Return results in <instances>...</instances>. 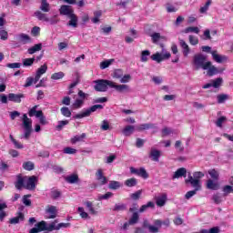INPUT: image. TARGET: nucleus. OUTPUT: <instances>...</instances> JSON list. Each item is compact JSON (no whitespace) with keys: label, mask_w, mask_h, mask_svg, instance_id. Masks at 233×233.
<instances>
[{"label":"nucleus","mask_w":233,"mask_h":233,"mask_svg":"<svg viewBox=\"0 0 233 233\" xmlns=\"http://www.w3.org/2000/svg\"><path fill=\"white\" fill-rule=\"evenodd\" d=\"M94 88L96 92H106V90H108V88L117 89V86L113 81L98 79V80L95 81Z\"/></svg>","instance_id":"obj_1"},{"label":"nucleus","mask_w":233,"mask_h":233,"mask_svg":"<svg viewBox=\"0 0 233 233\" xmlns=\"http://www.w3.org/2000/svg\"><path fill=\"white\" fill-rule=\"evenodd\" d=\"M193 63L197 70L202 68V70H208L210 66V61L207 62V56L203 54H197L193 56Z\"/></svg>","instance_id":"obj_2"},{"label":"nucleus","mask_w":233,"mask_h":233,"mask_svg":"<svg viewBox=\"0 0 233 233\" xmlns=\"http://www.w3.org/2000/svg\"><path fill=\"white\" fill-rule=\"evenodd\" d=\"M205 177V173L201 171H196L185 180L186 185H190V187H198L201 188V178Z\"/></svg>","instance_id":"obj_3"},{"label":"nucleus","mask_w":233,"mask_h":233,"mask_svg":"<svg viewBox=\"0 0 233 233\" xmlns=\"http://www.w3.org/2000/svg\"><path fill=\"white\" fill-rule=\"evenodd\" d=\"M37 106H34L29 111H28V116L29 117H35L39 118V123L40 125H48V122L46 121V116H45V114L43 113L42 110L37 111Z\"/></svg>","instance_id":"obj_4"},{"label":"nucleus","mask_w":233,"mask_h":233,"mask_svg":"<svg viewBox=\"0 0 233 233\" xmlns=\"http://www.w3.org/2000/svg\"><path fill=\"white\" fill-rule=\"evenodd\" d=\"M96 110H103V105H94L91 107L82 111L81 113L75 115L74 119H83V117H89L90 114H92V112H96Z\"/></svg>","instance_id":"obj_5"},{"label":"nucleus","mask_w":233,"mask_h":233,"mask_svg":"<svg viewBox=\"0 0 233 233\" xmlns=\"http://www.w3.org/2000/svg\"><path fill=\"white\" fill-rule=\"evenodd\" d=\"M22 121L25 128V137L28 138L30 137V134H32V118H28V116L24 114Z\"/></svg>","instance_id":"obj_6"},{"label":"nucleus","mask_w":233,"mask_h":233,"mask_svg":"<svg viewBox=\"0 0 233 233\" xmlns=\"http://www.w3.org/2000/svg\"><path fill=\"white\" fill-rule=\"evenodd\" d=\"M131 174H135L136 176H139L140 177H143V179H148V172H147V169L145 167H140L139 169L131 167H130Z\"/></svg>","instance_id":"obj_7"},{"label":"nucleus","mask_w":233,"mask_h":233,"mask_svg":"<svg viewBox=\"0 0 233 233\" xmlns=\"http://www.w3.org/2000/svg\"><path fill=\"white\" fill-rule=\"evenodd\" d=\"M40 232H44V230H47V232H52L54 230V224L46 225V222L42 220L41 222H38L35 225Z\"/></svg>","instance_id":"obj_8"},{"label":"nucleus","mask_w":233,"mask_h":233,"mask_svg":"<svg viewBox=\"0 0 233 233\" xmlns=\"http://www.w3.org/2000/svg\"><path fill=\"white\" fill-rule=\"evenodd\" d=\"M35 185H37V177L31 176L28 177L25 185V188L26 190H35Z\"/></svg>","instance_id":"obj_9"},{"label":"nucleus","mask_w":233,"mask_h":233,"mask_svg":"<svg viewBox=\"0 0 233 233\" xmlns=\"http://www.w3.org/2000/svg\"><path fill=\"white\" fill-rule=\"evenodd\" d=\"M219 180H214L212 178H209L206 182V188L208 190H219Z\"/></svg>","instance_id":"obj_10"},{"label":"nucleus","mask_w":233,"mask_h":233,"mask_svg":"<svg viewBox=\"0 0 233 233\" xmlns=\"http://www.w3.org/2000/svg\"><path fill=\"white\" fill-rule=\"evenodd\" d=\"M59 14L60 15H66L69 17L74 14V9H72V6L70 5H63L60 6Z\"/></svg>","instance_id":"obj_11"},{"label":"nucleus","mask_w":233,"mask_h":233,"mask_svg":"<svg viewBox=\"0 0 233 233\" xmlns=\"http://www.w3.org/2000/svg\"><path fill=\"white\" fill-rule=\"evenodd\" d=\"M46 70H48V66H46V64H44L36 70V74L35 76V83H38V81L41 79V76H43V74H46Z\"/></svg>","instance_id":"obj_12"},{"label":"nucleus","mask_w":233,"mask_h":233,"mask_svg":"<svg viewBox=\"0 0 233 233\" xmlns=\"http://www.w3.org/2000/svg\"><path fill=\"white\" fill-rule=\"evenodd\" d=\"M21 99H25V94H8V101H12L13 103H21Z\"/></svg>","instance_id":"obj_13"},{"label":"nucleus","mask_w":233,"mask_h":233,"mask_svg":"<svg viewBox=\"0 0 233 233\" xmlns=\"http://www.w3.org/2000/svg\"><path fill=\"white\" fill-rule=\"evenodd\" d=\"M137 223H139V213L134 212L131 218H129L128 222L125 223L123 227L124 228H127L128 225H137Z\"/></svg>","instance_id":"obj_14"},{"label":"nucleus","mask_w":233,"mask_h":233,"mask_svg":"<svg viewBox=\"0 0 233 233\" xmlns=\"http://www.w3.org/2000/svg\"><path fill=\"white\" fill-rule=\"evenodd\" d=\"M223 72V69H218L216 67V66L212 65V62H210V66L208 67V76L209 77H212L213 76H218V74H221Z\"/></svg>","instance_id":"obj_15"},{"label":"nucleus","mask_w":233,"mask_h":233,"mask_svg":"<svg viewBox=\"0 0 233 233\" xmlns=\"http://www.w3.org/2000/svg\"><path fill=\"white\" fill-rule=\"evenodd\" d=\"M211 56L216 63H225V61H228V57H227V56H220L216 50L211 52Z\"/></svg>","instance_id":"obj_16"},{"label":"nucleus","mask_w":233,"mask_h":233,"mask_svg":"<svg viewBox=\"0 0 233 233\" xmlns=\"http://www.w3.org/2000/svg\"><path fill=\"white\" fill-rule=\"evenodd\" d=\"M25 179H26V177H23L22 175L16 176V181L15 182V187L17 190H22V188H25Z\"/></svg>","instance_id":"obj_17"},{"label":"nucleus","mask_w":233,"mask_h":233,"mask_svg":"<svg viewBox=\"0 0 233 233\" xmlns=\"http://www.w3.org/2000/svg\"><path fill=\"white\" fill-rule=\"evenodd\" d=\"M65 181L70 185H76L79 183V176L77 174H72L65 177Z\"/></svg>","instance_id":"obj_18"},{"label":"nucleus","mask_w":233,"mask_h":233,"mask_svg":"<svg viewBox=\"0 0 233 233\" xmlns=\"http://www.w3.org/2000/svg\"><path fill=\"white\" fill-rule=\"evenodd\" d=\"M96 176L97 181H99L101 186L106 185V183H108V178H106V177L103 176L102 169H98Z\"/></svg>","instance_id":"obj_19"},{"label":"nucleus","mask_w":233,"mask_h":233,"mask_svg":"<svg viewBox=\"0 0 233 233\" xmlns=\"http://www.w3.org/2000/svg\"><path fill=\"white\" fill-rule=\"evenodd\" d=\"M178 177H187V168L180 167L173 175L172 179H178Z\"/></svg>","instance_id":"obj_20"},{"label":"nucleus","mask_w":233,"mask_h":233,"mask_svg":"<svg viewBox=\"0 0 233 233\" xmlns=\"http://www.w3.org/2000/svg\"><path fill=\"white\" fill-rule=\"evenodd\" d=\"M149 157L152 161H159V158L161 157V151L152 148L149 153Z\"/></svg>","instance_id":"obj_21"},{"label":"nucleus","mask_w":233,"mask_h":233,"mask_svg":"<svg viewBox=\"0 0 233 233\" xmlns=\"http://www.w3.org/2000/svg\"><path fill=\"white\" fill-rule=\"evenodd\" d=\"M134 132H136V127L130 125L126 126L122 130L123 136H126L127 137L132 136Z\"/></svg>","instance_id":"obj_22"},{"label":"nucleus","mask_w":233,"mask_h":233,"mask_svg":"<svg viewBox=\"0 0 233 233\" xmlns=\"http://www.w3.org/2000/svg\"><path fill=\"white\" fill-rule=\"evenodd\" d=\"M143 228H148L149 232L151 233H157L159 232V228L156 226H152L148 223V220H144L142 224Z\"/></svg>","instance_id":"obj_23"},{"label":"nucleus","mask_w":233,"mask_h":233,"mask_svg":"<svg viewBox=\"0 0 233 233\" xmlns=\"http://www.w3.org/2000/svg\"><path fill=\"white\" fill-rule=\"evenodd\" d=\"M68 17L70 20L67 23V26H72V28H77V15L73 13V15H70Z\"/></svg>","instance_id":"obj_24"},{"label":"nucleus","mask_w":233,"mask_h":233,"mask_svg":"<svg viewBox=\"0 0 233 233\" xmlns=\"http://www.w3.org/2000/svg\"><path fill=\"white\" fill-rule=\"evenodd\" d=\"M20 221H25V214L23 212H18V216L10 218L9 223L11 225H17Z\"/></svg>","instance_id":"obj_25"},{"label":"nucleus","mask_w":233,"mask_h":233,"mask_svg":"<svg viewBox=\"0 0 233 233\" xmlns=\"http://www.w3.org/2000/svg\"><path fill=\"white\" fill-rule=\"evenodd\" d=\"M154 225L155 227H157V228H161V226L164 225L165 227H170V219L167 218L165 220H159V219H156L154 221Z\"/></svg>","instance_id":"obj_26"},{"label":"nucleus","mask_w":233,"mask_h":233,"mask_svg":"<svg viewBox=\"0 0 233 233\" xmlns=\"http://www.w3.org/2000/svg\"><path fill=\"white\" fill-rule=\"evenodd\" d=\"M46 212L51 214L49 219H56V218H57V208H56V206H49Z\"/></svg>","instance_id":"obj_27"},{"label":"nucleus","mask_w":233,"mask_h":233,"mask_svg":"<svg viewBox=\"0 0 233 233\" xmlns=\"http://www.w3.org/2000/svg\"><path fill=\"white\" fill-rule=\"evenodd\" d=\"M155 199L157 207H165V203H167V194L163 193L160 197H156Z\"/></svg>","instance_id":"obj_28"},{"label":"nucleus","mask_w":233,"mask_h":233,"mask_svg":"<svg viewBox=\"0 0 233 233\" xmlns=\"http://www.w3.org/2000/svg\"><path fill=\"white\" fill-rule=\"evenodd\" d=\"M117 92L120 94H128L131 92L130 86L127 84L117 85Z\"/></svg>","instance_id":"obj_29"},{"label":"nucleus","mask_w":233,"mask_h":233,"mask_svg":"<svg viewBox=\"0 0 233 233\" xmlns=\"http://www.w3.org/2000/svg\"><path fill=\"white\" fill-rule=\"evenodd\" d=\"M154 207H156V205L154 204V202L149 201L145 205H142L138 210V212L140 214H143V212H147V210H148V208H154Z\"/></svg>","instance_id":"obj_30"},{"label":"nucleus","mask_w":233,"mask_h":233,"mask_svg":"<svg viewBox=\"0 0 233 233\" xmlns=\"http://www.w3.org/2000/svg\"><path fill=\"white\" fill-rule=\"evenodd\" d=\"M42 48H43V44L39 43V44H35L32 47L28 48L27 52H28V54H30L32 56L33 54H35V52L41 51Z\"/></svg>","instance_id":"obj_31"},{"label":"nucleus","mask_w":233,"mask_h":233,"mask_svg":"<svg viewBox=\"0 0 233 233\" xmlns=\"http://www.w3.org/2000/svg\"><path fill=\"white\" fill-rule=\"evenodd\" d=\"M180 46H181V48H183L184 56L188 57V54H190V47L188 46L187 42H185L184 40H181Z\"/></svg>","instance_id":"obj_32"},{"label":"nucleus","mask_w":233,"mask_h":233,"mask_svg":"<svg viewBox=\"0 0 233 233\" xmlns=\"http://www.w3.org/2000/svg\"><path fill=\"white\" fill-rule=\"evenodd\" d=\"M193 190L187 191L185 195L186 199H190L193 196H196L199 190H201V187H193Z\"/></svg>","instance_id":"obj_33"},{"label":"nucleus","mask_w":233,"mask_h":233,"mask_svg":"<svg viewBox=\"0 0 233 233\" xmlns=\"http://www.w3.org/2000/svg\"><path fill=\"white\" fill-rule=\"evenodd\" d=\"M228 99H230V96L227 94H219L217 96L218 105H222L225 101H228Z\"/></svg>","instance_id":"obj_34"},{"label":"nucleus","mask_w":233,"mask_h":233,"mask_svg":"<svg viewBox=\"0 0 233 233\" xmlns=\"http://www.w3.org/2000/svg\"><path fill=\"white\" fill-rule=\"evenodd\" d=\"M56 223H57V220L51 222V224H54V230H61V228H68L70 227V223H59L56 226Z\"/></svg>","instance_id":"obj_35"},{"label":"nucleus","mask_w":233,"mask_h":233,"mask_svg":"<svg viewBox=\"0 0 233 233\" xmlns=\"http://www.w3.org/2000/svg\"><path fill=\"white\" fill-rule=\"evenodd\" d=\"M40 10L45 13L50 12V4H48V1L46 0L41 1Z\"/></svg>","instance_id":"obj_36"},{"label":"nucleus","mask_w":233,"mask_h":233,"mask_svg":"<svg viewBox=\"0 0 233 233\" xmlns=\"http://www.w3.org/2000/svg\"><path fill=\"white\" fill-rule=\"evenodd\" d=\"M208 173L209 174L211 179H213L214 181H219V172L216 169H209L208 171Z\"/></svg>","instance_id":"obj_37"},{"label":"nucleus","mask_w":233,"mask_h":233,"mask_svg":"<svg viewBox=\"0 0 233 233\" xmlns=\"http://www.w3.org/2000/svg\"><path fill=\"white\" fill-rule=\"evenodd\" d=\"M20 43H23V45H26L27 43L32 42V38H30V35L26 34H20L19 35Z\"/></svg>","instance_id":"obj_38"},{"label":"nucleus","mask_w":233,"mask_h":233,"mask_svg":"<svg viewBox=\"0 0 233 233\" xmlns=\"http://www.w3.org/2000/svg\"><path fill=\"white\" fill-rule=\"evenodd\" d=\"M86 137V134L83 133L82 135H76L73 138H71V143L76 145V143H79L83 141Z\"/></svg>","instance_id":"obj_39"},{"label":"nucleus","mask_w":233,"mask_h":233,"mask_svg":"<svg viewBox=\"0 0 233 233\" xmlns=\"http://www.w3.org/2000/svg\"><path fill=\"white\" fill-rule=\"evenodd\" d=\"M35 15L39 19V21H46V23L50 21V18L46 17V15L41 13V11H35Z\"/></svg>","instance_id":"obj_40"},{"label":"nucleus","mask_w":233,"mask_h":233,"mask_svg":"<svg viewBox=\"0 0 233 233\" xmlns=\"http://www.w3.org/2000/svg\"><path fill=\"white\" fill-rule=\"evenodd\" d=\"M61 191H59V189H55V188H52L51 189V192H50V198L51 199H59V198H61Z\"/></svg>","instance_id":"obj_41"},{"label":"nucleus","mask_w":233,"mask_h":233,"mask_svg":"<svg viewBox=\"0 0 233 233\" xmlns=\"http://www.w3.org/2000/svg\"><path fill=\"white\" fill-rule=\"evenodd\" d=\"M24 170H27L28 172L34 170L35 168V165L32 161H27L23 164Z\"/></svg>","instance_id":"obj_42"},{"label":"nucleus","mask_w":233,"mask_h":233,"mask_svg":"<svg viewBox=\"0 0 233 233\" xmlns=\"http://www.w3.org/2000/svg\"><path fill=\"white\" fill-rule=\"evenodd\" d=\"M150 56V51L149 50H144L141 52L140 55V61L142 63H147L148 61V56Z\"/></svg>","instance_id":"obj_43"},{"label":"nucleus","mask_w":233,"mask_h":233,"mask_svg":"<svg viewBox=\"0 0 233 233\" xmlns=\"http://www.w3.org/2000/svg\"><path fill=\"white\" fill-rule=\"evenodd\" d=\"M103 15V12L101 10L99 11H95L94 12V17L91 19L92 23L95 25L99 23V17Z\"/></svg>","instance_id":"obj_44"},{"label":"nucleus","mask_w":233,"mask_h":233,"mask_svg":"<svg viewBox=\"0 0 233 233\" xmlns=\"http://www.w3.org/2000/svg\"><path fill=\"white\" fill-rule=\"evenodd\" d=\"M114 197V193L112 192H107L104 195H99L97 197V201H103V200H107V199H110V198H113Z\"/></svg>","instance_id":"obj_45"},{"label":"nucleus","mask_w":233,"mask_h":233,"mask_svg":"<svg viewBox=\"0 0 233 233\" xmlns=\"http://www.w3.org/2000/svg\"><path fill=\"white\" fill-rule=\"evenodd\" d=\"M210 5H212V0H208L206 4L202 7H200L199 13L206 14L208 11Z\"/></svg>","instance_id":"obj_46"},{"label":"nucleus","mask_w":233,"mask_h":233,"mask_svg":"<svg viewBox=\"0 0 233 233\" xmlns=\"http://www.w3.org/2000/svg\"><path fill=\"white\" fill-rule=\"evenodd\" d=\"M125 185L126 187H136L137 185V179L135 177L127 179L125 181Z\"/></svg>","instance_id":"obj_47"},{"label":"nucleus","mask_w":233,"mask_h":233,"mask_svg":"<svg viewBox=\"0 0 233 233\" xmlns=\"http://www.w3.org/2000/svg\"><path fill=\"white\" fill-rule=\"evenodd\" d=\"M154 124H142L137 127V130L142 132V130H150V128H154Z\"/></svg>","instance_id":"obj_48"},{"label":"nucleus","mask_w":233,"mask_h":233,"mask_svg":"<svg viewBox=\"0 0 233 233\" xmlns=\"http://www.w3.org/2000/svg\"><path fill=\"white\" fill-rule=\"evenodd\" d=\"M62 116L64 117H71L72 116V111L67 106L61 107L60 109Z\"/></svg>","instance_id":"obj_49"},{"label":"nucleus","mask_w":233,"mask_h":233,"mask_svg":"<svg viewBox=\"0 0 233 233\" xmlns=\"http://www.w3.org/2000/svg\"><path fill=\"white\" fill-rule=\"evenodd\" d=\"M197 233H219V227H213L209 229H201Z\"/></svg>","instance_id":"obj_50"},{"label":"nucleus","mask_w":233,"mask_h":233,"mask_svg":"<svg viewBox=\"0 0 233 233\" xmlns=\"http://www.w3.org/2000/svg\"><path fill=\"white\" fill-rule=\"evenodd\" d=\"M85 205L91 214L93 215L97 214V211H96V209L94 208V204L91 201L85 202Z\"/></svg>","instance_id":"obj_51"},{"label":"nucleus","mask_w":233,"mask_h":233,"mask_svg":"<svg viewBox=\"0 0 233 233\" xmlns=\"http://www.w3.org/2000/svg\"><path fill=\"white\" fill-rule=\"evenodd\" d=\"M211 85H212L213 88H219V86H221V85H223V78L218 77L215 80H212Z\"/></svg>","instance_id":"obj_52"},{"label":"nucleus","mask_w":233,"mask_h":233,"mask_svg":"<svg viewBox=\"0 0 233 233\" xmlns=\"http://www.w3.org/2000/svg\"><path fill=\"white\" fill-rule=\"evenodd\" d=\"M78 213L80 218H82V219H90V216H88V213L85 211V208L79 207Z\"/></svg>","instance_id":"obj_53"},{"label":"nucleus","mask_w":233,"mask_h":233,"mask_svg":"<svg viewBox=\"0 0 233 233\" xmlns=\"http://www.w3.org/2000/svg\"><path fill=\"white\" fill-rule=\"evenodd\" d=\"M143 194V190L142 189H139L137 190V192L135 193H132L130 195V198L131 199H133L134 201H137L138 199L141 198V195Z\"/></svg>","instance_id":"obj_54"},{"label":"nucleus","mask_w":233,"mask_h":233,"mask_svg":"<svg viewBox=\"0 0 233 233\" xmlns=\"http://www.w3.org/2000/svg\"><path fill=\"white\" fill-rule=\"evenodd\" d=\"M114 63V59L105 60L100 63V68L101 70H105V68H108L110 65Z\"/></svg>","instance_id":"obj_55"},{"label":"nucleus","mask_w":233,"mask_h":233,"mask_svg":"<svg viewBox=\"0 0 233 233\" xmlns=\"http://www.w3.org/2000/svg\"><path fill=\"white\" fill-rule=\"evenodd\" d=\"M100 129L103 130L104 132H106V130H112V127H110V124L108 123V120L102 121Z\"/></svg>","instance_id":"obj_56"},{"label":"nucleus","mask_w":233,"mask_h":233,"mask_svg":"<svg viewBox=\"0 0 233 233\" xmlns=\"http://www.w3.org/2000/svg\"><path fill=\"white\" fill-rule=\"evenodd\" d=\"M65 77V73L63 72H57V73H54L52 76H51V79H53L54 81H57L59 79H63Z\"/></svg>","instance_id":"obj_57"},{"label":"nucleus","mask_w":233,"mask_h":233,"mask_svg":"<svg viewBox=\"0 0 233 233\" xmlns=\"http://www.w3.org/2000/svg\"><path fill=\"white\" fill-rule=\"evenodd\" d=\"M28 198H32V195H25L22 198V202L25 207H31L32 206V200H30Z\"/></svg>","instance_id":"obj_58"},{"label":"nucleus","mask_w":233,"mask_h":233,"mask_svg":"<svg viewBox=\"0 0 233 233\" xmlns=\"http://www.w3.org/2000/svg\"><path fill=\"white\" fill-rule=\"evenodd\" d=\"M189 32H192L194 34H199V27H198V26H188L185 29V34H189Z\"/></svg>","instance_id":"obj_59"},{"label":"nucleus","mask_w":233,"mask_h":233,"mask_svg":"<svg viewBox=\"0 0 233 233\" xmlns=\"http://www.w3.org/2000/svg\"><path fill=\"white\" fill-rule=\"evenodd\" d=\"M70 123L68 120H60L58 121L57 126L56 127V130H63V127H66Z\"/></svg>","instance_id":"obj_60"},{"label":"nucleus","mask_w":233,"mask_h":233,"mask_svg":"<svg viewBox=\"0 0 233 233\" xmlns=\"http://www.w3.org/2000/svg\"><path fill=\"white\" fill-rule=\"evenodd\" d=\"M224 192V196H228V194H233V187L232 186H224L222 188Z\"/></svg>","instance_id":"obj_61"},{"label":"nucleus","mask_w":233,"mask_h":233,"mask_svg":"<svg viewBox=\"0 0 233 233\" xmlns=\"http://www.w3.org/2000/svg\"><path fill=\"white\" fill-rule=\"evenodd\" d=\"M151 59L152 61H157V63H161V61H163V56L161 54L156 53L151 56Z\"/></svg>","instance_id":"obj_62"},{"label":"nucleus","mask_w":233,"mask_h":233,"mask_svg":"<svg viewBox=\"0 0 233 233\" xmlns=\"http://www.w3.org/2000/svg\"><path fill=\"white\" fill-rule=\"evenodd\" d=\"M34 61H35V57H33V58H25L23 60V65L25 66H32L34 65Z\"/></svg>","instance_id":"obj_63"},{"label":"nucleus","mask_w":233,"mask_h":233,"mask_svg":"<svg viewBox=\"0 0 233 233\" xmlns=\"http://www.w3.org/2000/svg\"><path fill=\"white\" fill-rule=\"evenodd\" d=\"M212 200L214 201V203H216V205H219V203H222L223 199H221V195H219V193L214 194L212 196Z\"/></svg>","instance_id":"obj_64"}]
</instances>
